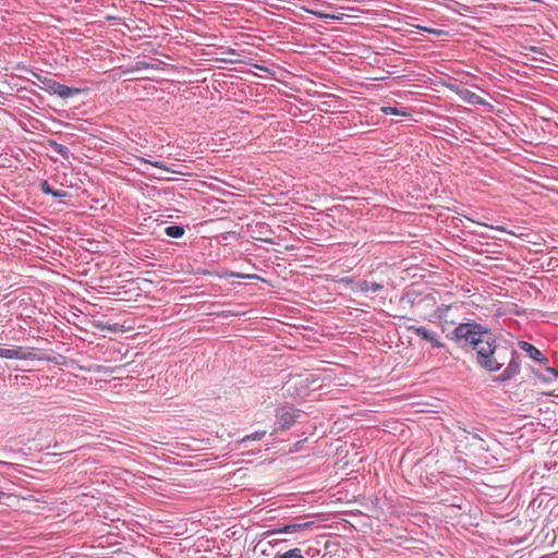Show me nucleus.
Wrapping results in <instances>:
<instances>
[{"label":"nucleus","instance_id":"obj_1","mask_svg":"<svg viewBox=\"0 0 558 558\" xmlns=\"http://www.w3.org/2000/svg\"><path fill=\"white\" fill-rule=\"evenodd\" d=\"M476 352V363L487 372L495 373L507 365L497 377L499 381H508L520 373L521 356L506 340H497L492 332L480 344Z\"/></svg>","mask_w":558,"mask_h":558},{"label":"nucleus","instance_id":"obj_2","mask_svg":"<svg viewBox=\"0 0 558 558\" xmlns=\"http://www.w3.org/2000/svg\"><path fill=\"white\" fill-rule=\"evenodd\" d=\"M489 330L475 322L459 324L447 338L462 349L471 348L476 351L489 335Z\"/></svg>","mask_w":558,"mask_h":558},{"label":"nucleus","instance_id":"obj_3","mask_svg":"<svg viewBox=\"0 0 558 558\" xmlns=\"http://www.w3.org/2000/svg\"><path fill=\"white\" fill-rule=\"evenodd\" d=\"M451 427L446 428L452 434V440L457 442L458 449H468L469 447H478L484 449L483 444L485 442L482 432L477 427H469L468 424H462L461 421H450Z\"/></svg>","mask_w":558,"mask_h":558},{"label":"nucleus","instance_id":"obj_4","mask_svg":"<svg viewBox=\"0 0 558 558\" xmlns=\"http://www.w3.org/2000/svg\"><path fill=\"white\" fill-rule=\"evenodd\" d=\"M29 73L36 80L32 81L27 78L28 82H31L34 85L39 86L40 88L45 89L47 93L51 95H58L63 99L74 97L82 93L83 89L76 88V87H70L63 84H60L59 82L54 81L53 78L41 75L33 70H29Z\"/></svg>","mask_w":558,"mask_h":558},{"label":"nucleus","instance_id":"obj_5","mask_svg":"<svg viewBox=\"0 0 558 558\" xmlns=\"http://www.w3.org/2000/svg\"><path fill=\"white\" fill-rule=\"evenodd\" d=\"M409 331H412L422 340L428 342L433 349H441L445 348V343L440 341L439 336L436 331H433L424 326H409L407 327Z\"/></svg>","mask_w":558,"mask_h":558},{"label":"nucleus","instance_id":"obj_6","mask_svg":"<svg viewBox=\"0 0 558 558\" xmlns=\"http://www.w3.org/2000/svg\"><path fill=\"white\" fill-rule=\"evenodd\" d=\"M519 348L524 351L531 359L534 361L547 364L548 359L533 344L526 342V341H519Z\"/></svg>","mask_w":558,"mask_h":558},{"label":"nucleus","instance_id":"obj_7","mask_svg":"<svg viewBox=\"0 0 558 558\" xmlns=\"http://www.w3.org/2000/svg\"><path fill=\"white\" fill-rule=\"evenodd\" d=\"M302 413L301 410L295 409L293 405L284 404L276 410V418H300Z\"/></svg>","mask_w":558,"mask_h":558},{"label":"nucleus","instance_id":"obj_8","mask_svg":"<svg viewBox=\"0 0 558 558\" xmlns=\"http://www.w3.org/2000/svg\"><path fill=\"white\" fill-rule=\"evenodd\" d=\"M311 548L302 549L300 547L290 548L288 550H278L272 558H305L310 556Z\"/></svg>","mask_w":558,"mask_h":558},{"label":"nucleus","instance_id":"obj_9","mask_svg":"<svg viewBox=\"0 0 558 558\" xmlns=\"http://www.w3.org/2000/svg\"><path fill=\"white\" fill-rule=\"evenodd\" d=\"M33 356V354L28 351V349L19 347L16 349H4L3 357L4 359H19V360H28Z\"/></svg>","mask_w":558,"mask_h":558},{"label":"nucleus","instance_id":"obj_10","mask_svg":"<svg viewBox=\"0 0 558 558\" xmlns=\"http://www.w3.org/2000/svg\"><path fill=\"white\" fill-rule=\"evenodd\" d=\"M310 525H312V522L286 524V525H283L280 529L268 531L266 534L268 536L277 534V533L291 534V533L299 532V531H301V530H303V529H305V527H307Z\"/></svg>","mask_w":558,"mask_h":558},{"label":"nucleus","instance_id":"obj_11","mask_svg":"<svg viewBox=\"0 0 558 558\" xmlns=\"http://www.w3.org/2000/svg\"><path fill=\"white\" fill-rule=\"evenodd\" d=\"M40 191L44 194L51 195L56 198L65 197L68 195L66 191L54 190L53 187H51V185L49 184V182L47 180H44L40 182Z\"/></svg>","mask_w":558,"mask_h":558},{"label":"nucleus","instance_id":"obj_12","mask_svg":"<svg viewBox=\"0 0 558 558\" xmlns=\"http://www.w3.org/2000/svg\"><path fill=\"white\" fill-rule=\"evenodd\" d=\"M356 289L361 292H379L384 289L381 283L369 282L367 280H361L356 283Z\"/></svg>","mask_w":558,"mask_h":558},{"label":"nucleus","instance_id":"obj_13","mask_svg":"<svg viewBox=\"0 0 558 558\" xmlns=\"http://www.w3.org/2000/svg\"><path fill=\"white\" fill-rule=\"evenodd\" d=\"M184 233V227L181 225H172L165 229V234L173 239H180Z\"/></svg>","mask_w":558,"mask_h":558},{"label":"nucleus","instance_id":"obj_14","mask_svg":"<svg viewBox=\"0 0 558 558\" xmlns=\"http://www.w3.org/2000/svg\"><path fill=\"white\" fill-rule=\"evenodd\" d=\"M266 432H255L251 435H246L243 437L242 441H248V440H260L265 436Z\"/></svg>","mask_w":558,"mask_h":558},{"label":"nucleus","instance_id":"obj_15","mask_svg":"<svg viewBox=\"0 0 558 558\" xmlns=\"http://www.w3.org/2000/svg\"><path fill=\"white\" fill-rule=\"evenodd\" d=\"M381 111L386 114H396V116H405L404 112H401L398 108L396 107H383L381 108Z\"/></svg>","mask_w":558,"mask_h":558},{"label":"nucleus","instance_id":"obj_16","mask_svg":"<svg viewBox=\"0 0 558 558\" xmlns=\"http://www.w3.org/2000/svg\"><path fill=\"white\" fill-rule=\"evenodd\" d=\"M524 49L527 51L534 52V53H538V54L548 57V54L546 52H544L543 48H541V47L527 46V47H524Z\"/></svg>","mask_w":558,"mask_h":558},{"label":"nucleus","instance_id":"obj_17","mask_svg":"<svg viewBox=\"0 0 558 558\" xmlns=\"http://www.w3.org/2000/svg\"><path fill=\"white\" fill-rule=\"evenodd\" d=\"M144 162H148L150 163L151 166L156 167V168H159V169H163V170H168V168L160 161H148L146 159H143Z\"/></svg>","mask_w":558,"mask_h":558},{"label":"nucleus","instance_id":"obj_18","mask_svg":"<svg viewBox=\"0 0 558 558\" xmlns=\"http://www.w3.org/2000/svg\"><path fill=\"white\" fill-rule=\"evenodd\" d=\"M53 145L57 147L56 150L59 154H61V155H65L66 154V151H68L66 147H64L63 145H60V144H56V143Z\"/></svg>","mask_w":558,"mask_h":558},{"label":"nucleus","instance_id":"obj_19","mask_svg":"<svg viewBox=\"0 0 558 558\" xmlns=\"http://www.w3.org/2000/svg\"><path fill=\"white\" fill-rule=\"evenodd\" d=\"M426 301H432V302H433V304H435V303H436V301L434 300V298H433L432 295H425L424 298H421V299L417 301V303L420 304V303H422V302H426Z\"/></svg>","mask_w":558,"mask_h":558},{"label":"nucleus","instance_id":"obj_20","mask_svg":"<svg viewBox=\"0 0 558 558\" xmlns=\"http://www.w3.org/2000/svg\"><path fill=\"white\" fill-rule=\"evenodd\" d=\"M545 371L553 374L555 377H558V369L547 366Z\"/></svg>","mask_w":558,"mask_h":558},{"label":"nucleus","instance_id":"obj_21","mask_svg":"<svg viewBox=\"0 0 558 558\" xmlns=\"http://www.w3.org/2000/svg\"><path fill=\"white\" fill-rule=\"evenodd\" d=\"M293 423H294V421H284V423L281 425V428L289 429Z\"/></svg>","mask_w":558,"mask_h":558},{"label":"nucleus","instance_id":"obj_22","mask_svg":"<svg viewBox=\"0 0 558 558\" xmlns=\"http://www.w3.org/2000/svg\"><path fill=\"white\" fill-rule=\"evenodd\" d=\"M312 14L316 15L317 17H327L326 14H323L320 12H316V11H310Z\"/></svg>","mask_w":558,"mask_h":558},{"label":"nucleus","instance_id":"obj_23","mask_svg":"<svg viewBox=\"0 0 558 558\" xmlns=\"http://www.w3.org/2000/svg\"><path fill=\"white\" fill-rule=\"evenodd\" d=\"M101 329H108L110 331H117V327H112V326H101Z\"/></svg>","mask_w":558,"mask_h":558},{"label":"nucleus","instance_id":"obj_24","mask_svg":"<svg viewBox=\"0 0 558 558\" xmlns=\"http://www.w3.org/2000/svg\"><path fill=\"white\" fill-rule=\"evenodd\" d=\"M284 541H278V539H272V541H269V544L271 545H278L280 543H283Z\"/></svg>","mask_w":558,"mask_h":558},{"label":"nucleus","instance_id":"obj_25","mask_svg":"<svg viewBox=\"0 0 558 558\" xmlns=\"http://www.w3.org/2000/svg\"><path fill=\"white\" fill-rule=\"evenodd\" d=\"M77 411L82 412V413H86L87 415H93L94 414V413H92L89 411H85V410H81V409H78Z\"/></svg>","mask_w":558,"mask_h":558},{"label":"nucleus","instance_id":"obj_26","mask_svg":"<svg viewBox=\"0 0 558 558\" xmlns=\"http://www.w3.org/2000/svg\"><path fill=\"white\" fill-rule=\"evenodd\" d=\"M475 234L480 235V236H483V238H488L487 235H485L484 233H481V232H477V231H474Z\"/></svg>","mask_w":558,"mask_h":558},{"label":"nucleus","instance_id":"obj_27","mask_svg":"<svg viewBox=\"0 0 558 558\" xmlns=\"http://www.w3.org/2000/svg\"><path fill=\"white\" fill-rule=\"evenodd\" d=\"M341 281L342 282H352V279L347 277V278H343Z\"/></svg>","mask_w":558,"mask_h":558},{"label":"nucleus","instance_id":"obj_28","mask_svg":"<svg viewBox=\"0 0 558 558\" xmlns=\"http://www.w3.org/2000/svg\"><path fill=\"white\" fill-rule=\"evenodd\" d=\"M537 377H538L541 380H543V381H547V380H548V379H547L545 376H543V375H538Z\"/></svg>","mask_w":558,"mask_h":558},{"label":"nucleus","instance_id":"obj_29","mask_svg":"<svg viewBox=\"0 0 558 558\" xmlns=\"http://www.w3.org/2000/svg\"><path fill=\"white\" fill-rule=\"evenodd\" d=\"M68 416H72L73 418H76V417H78V416H80V414H75V413H73V414H68Z\"/></svg>","mask_w":558,"mask_h":558},{"label":"nucleus","instance_id":"obj_30","mask_svg":"<svg viewBox=\"0 0 558 558\" xmlns=\"http://www.w3.org/2000/svg\"><path fill=\"white\" fill-rule=\"evenodd\" d=\"M529 59L532 60V61H538V59L534 58V57L533 58H529ZM539 61H543V59H539Z\"/></svg>","mask_w":558,"mask_h":558},{"label":"nucleus","instance_id":"obj_31","mask_svg":"<svg viewBox=\"0 0 558 558\" xmlns=\"http://www.w3.org/2000/svg\"><path fill=\"white\" fill-rule=\"evenodd\" d=\"M495 229L499 230V231H505V228L504 227H495Z\"/></svg>","mask_w":558,"mask_h":558},{"label":"nucleus","instance_id":"obj_32","mask_svg":"<svg viewBox=\"0 0 558 558\" xmlns=\"http://www.w3.org/2000/svg\"><path fill=\"white\" fill-rule=\"evenodd\" d=\"M3 350L4 348H0V357H3Z\"/></svg>","mask_w":558,"mask_h":558},{"label":"nucleus","instance_id":"obj_33","mask_svg":"<svg viewBox=\"0 0 558 558\" xmlns=\"http://www.w3.org/2000/svg\"><path fill=\"white\" fill-rule=\"evenodd\" d=\"M472 97H477L475 93L468 92Z\"/></svg>","mask_w":558,"mask_h":558},{"label":"nucleus","instance_id":"obj_34","mask_svg":"<svg viewBox=\"0 0 558 558\" xmlns=\"http://www.w3.org/2000/svg\"><path fill=\"white\" fill-rule=\"evenodd\" d=\"M471 222H476L474 219L466 217Z\"/></svg>","mask_w":558,"mask_h":558},{"label":"nucleus","instance_id":"obj_35","mask_svg":"<svg viewBox=\"0 0 558 558\" xmlns=\"http://www.w3.org/2000/svg\"><path fill=\"white\" fill-rule=\"evenodd\" d=\"M1 496H3V493H2V492H0V497H1Z\"/></svg>","mask_w":558,"mask_h":558}]
</instances>
